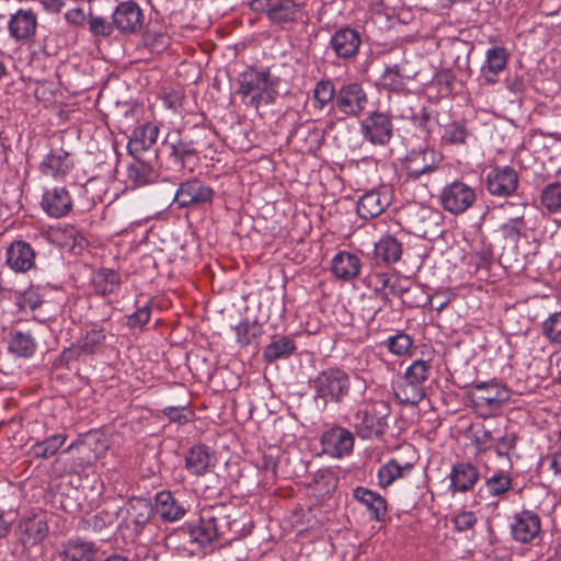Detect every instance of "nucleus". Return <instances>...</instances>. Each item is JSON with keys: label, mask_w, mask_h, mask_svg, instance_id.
Listing matches in <instances>:
<instances>
[{"label": "nucleus", "mask_w": 561, "mask_h": 561, "mask_svg": "<svg viewBox=\"0 0 561 561\" xmlns=\"http://www.w3.org/2000/svg\"><path fill=\"white\" fill-rule=\"evenodd\" d=\"M70 154L64 148H53L41 163V172L46 176H65L72 169Z\"/></svg>", "instance_id": "obj_24"}, {"label": "nucleus", "mask_w": 561, "mask_h": 561, "mask_svg": "<svg viewBox=\"0 0 561 561\" xmlns=\"http://www.w3.org/2000/svg\"><path fill=\"white\" fill-rule=\"evenodd\" d=\"M451 522L454 524V528L457 531L463 533V531L473 529L478 519H477L474 512L467 511V510H459L454 513V515L451 517Z\"/></svg>", "instance_id": "obj_50"}, {"label": "nucleus", "mask_w": 561, "mask_h": 561, "mask_svg": "<svg viewBox=\"0 0 561 561\" xmlns=\"http://www.w3.org/2000/svg\"><path fill=\"white\" fill-rule=\"evenodd\" d=\"M542 335L552 344H561V311L551 313L541 324Z\"/></svg>", "instance_id": "obj_47"}, {"label": "nucleus", "mask_w": 561, "mask_h": 561, "mask_svg": "<svg viewBox=\"0 0 561 561\" xmlns=\"http://www.w3.org/2000/svg\"><path fill=\"white\" fill-rule=\"evenodd\" d=\"M512 483L513 481L511 476L503 470L495 472L485 480V485L492 496H501L505 494L511 490Z\"/></svg>", "instance_id": "obj_44"}, {"label": "nucleus", "mask_w": 561, "mask_h": 561, "mask_svg": "<svg viewBox=\"0 0 561 561\" xmlns=\"http://www.w3.org/2000/svg\"><path fill=\"white\" fill-rule=\"evenodd\" d=\"M113 22L108 23L103 18H92L90 20V30L95 35L108 36L113 31Z\"/></svg>", "instance_id": "obj_58"}, {"label": "nucleus", "mask_w": 561, "mask_h": 561, "mask_svg": "<svg viewBox=\"0 0 561 561\" xmlns=\"http://www.w3.org/2000/svg\"><path fill=\"white\" fill-rule=\"evenodd\" d=\"M215 465L216 457L205 445H195L191 447L185 455V469L192 476H205Z\"/></svg>", "instance_id": "obj_21"}, {"label": "nucleus", "mask_w": 561, "mask_h": 561, "mask_svg": "<svg viewBox=\"0 0 561 561\" xmlns=\"http://www.w3.org/2000/svg\"><path fill=\"white\" fill-rule=\"evenodd\" d=\"M99 549L91 542L82 539L68 540L60 551L61 561H95Z\"/></svg>", "instance_id": "obj_26"}, {"label": "nucleus", "mask_w": 561, "mask_h": 561, "mask_svg": "<svg viewBox=\"0 0 561 561\" xmlns=\"http://www.w3.org/2000/svg\"><path fill=\"white\" fill-rule=\"evenodd\" d=\"M510 58V53L505 47L493 46L485 53V64L481 67L480 77L486 84L497 82V76L502 72Z\"/></svg>", "instance_id": "obj_19"}, {"label": "nucleus", "mask_w": 561, "mask_h": 561, "mask_svg": "<svg viewBox=\"0 0 561 561\" xmlns=\"http://www.w3.org/2000/svg\"><path fill=\"white\" fill-rule=\"evenodd\" d=\"M112 523V517L110 514L101 512L98 513L88 519H85V524L89 528L93 529L94 531H101L103 528H105L108 524Z\"/></svg>", "instance_id": "obj_59"}, {"label": "nucleus", "mask_w": 561, "mask_h": 561, "mask_svg": "<svg viewBox=\"0 0 561 561\" xmlns=\"http://www.w3.org/2000/svg\"><path fill=\"white\" fill-rule=\"evenodd\" d=\"M37 344L28 332L14 331L9 339L8 350L18 357H31L36 351Z\"/></svg>", "instance_id": "obj_33"}, {"label": "nucleus", "mask_w": 561, "mask_h": 561, "mask_svg": "<svg viewBox=\"0 0 561 561\" xmlns=\"http://www.w3.org/2000/svg\"><path fill=\"white\" fill-rule=\"evenodd\" d=\"M374 260L376 266L381 267V265L386 263V241L383 238H380L378 242H375Z\"/></svg>", "instance_id": "obj_61"}, {"label": "nucleus", "mask_w": 561, "mask_h": 561, "mask_svg": "<svg viewBox=\"0 0 561 561\" xmlns=\"http://www.w3.org/2000/svg\"><path fill=\"white\" fill-rule=\"evenodd\" d=\"M412 467L413 465L410 462L401 465L396 459L388 460V485L391 484L396 479L404 477L408 472L411 471Z\"/></svg>", "instance_id": "obj_55"}, {"label": "nucleus", "mask_w": 561, "mask_h": 561, "mask_svg": "<svg viewBox=\"0 0 561 561\" xmlns=\"http://www.w3.org/2000/svg\"><path fill=\"white\" fill-rule=\"evenodd\" d=\"M541 529L540 517L531 511L524 510L513 516L511 533L514 540L527 543L538 537Z\"/></svg>", "instance_id": "obj_14"}, {"label": "nucleus", "mask_w": 561, "mask_h": 561, "mask_svg": "<svg viewBox=\"0 0 561 561\" xmlns=\"http://www.w3.org/2000/svg\"><path fill=\"white\" fill-rule=\"evenodd\" d=\"M526 221H518L507 218L505 222L500 226V231L504 239L517 242L520 237L525 236Z\"/></svg>", "instance_id": "obj_49"}, {"label": "nucleus", "mask_w": 561, "mask_h": 561, "mask_svg": "<svg viewBox=\"0 0 561 561\" xmlns=\"http://www.w3.org/2000/svg\"><path fill=\"white\" fill-rule=\"evenodd\" d=\"M366 104L367 95L359 83H345L336 92L335 105L345 115L358 116Z\"/></svg>", "instance_id": "obj_13"}, {"label": "nucleus", "mask_w": 561, "mask_h": 561, "mask_svg": "<svg viewBox=\"0 0 561 561\" xmlns=\"http://www.w3.org/2000/svg\"><path fill=\"white\" fill-rule=\"evenodd\" d=\"M380 195L376 192H369L363 195L357 204V213L362 218H375L383 213Z\"/></svg>", "instance_id": "obj_39"}, {"label": "nucleus", "mask_w": 561, "mask_h": 561, "mask_svg": "<svg viewBox=\"0 0 561 561\" xmlns=\"http://www.w3.org/2000/svg\"><path fill=\"white\" fill-rule=\"evenodd\" d=\"M320 443L323 454L333 458H342L352 453L354 436L342 426H333L323 432Z\"/></svg>", "instance_id": "obj_8"}, {"label": "nucleus", "mask_w": 561, "mask_h": 561, "mask_svg": "<svg viewBox=\"0 0 561 561\" xmlns=\"http://www.w3.org/2000/svg\"><path fill=\"white\" fill-rule=\"evenodd\" d=\"M112 21L121 33L134 34L142 28L144 13L135 1H123L114 10Z\"/></svg>", "instance_id": "obj_10"}, {"label": "nucleus", "mask_w": 561, "mask_h": 561, "mask_svg": "<svg viewBox=\"0 0 561 561\" xmlns=\"http://www.w3.org/2000/svg\"><path fill=\"white\" fill-rule=\"evenodd\" d=\"M144 38L146 44L151 46L152 48L163 47L167 44V36L162 33L153 35L152 33L147 31L144 35Z\"/></svg>", "instance_id": "obj_62"}, {"label": "nucleus", "mask_w": 561, "mask_h": 561, "mask_svg": "<svg viewBox=\"0 0 561 561\" xmlns=\"http://www.w3.org/2000/svg\"><path fill=\"white\" fill-rule=\"evenodd\" d=\"M517 444V434L514 432H506L499 437L493 445L494 451L499 458H506L508 468L512 469L513 463L511 459V451L515 450Z\"/></svg>", "instance_id": "obj_46"}, {"label": "nucleus", "mask_w": 561, "mask_h": 561, "mask_svg": "<svg viewBox=\"0 0 561 561\" xmlns=\"http://www.w3.org/2000/svg\"><path fill=\"white\" fill-rule=\"evenodd\" d=\"M410 284L409 278L398 279V284H390V277L388 276V287H390V291L394 295L400 296L408 291Z\"/></svg>", "instance_id": "obj_64"}, {"label": "nucleus", "mask_w": 561, "mask_h": 561, "mask_svg": "<svg viewBox=\"0 0 561 561\" xmlns=\"http://www.w3.org/2000/svg\"><path fill=\"white\" fill-rule=\"evenodd\" d=\"M518 173L512 167L493 168L485 178V186L491 195L510 196L518 187Z\"/></svg>", "instance_id": "obj_11"}, {"label": "nucleus", "mask_w": 561, "mask_h": 561, "mask_svg": "<svg viewBox=\"0 0 561 561\" xmlns=\"http://www.w3.org/2000/svg\"><path fill=\"white\" fill-rule=\"evenodd\" d=\"M362 263L357 255L342 251L334 255L331 262V271L342 280H351L358 276Z\"/></svg>", "instance_id": "obj_27"}, {"label": "nucleus", "mask_w": 561, "mask_h": 561, "mask_svg": "<svg viewBox=\"0 0 561 561\" xmlns=\"http://www.w3.org/2000/svg\"><path fill=\"white\" fill-rule=\"evenodd\" d=\"M215 196L214 190L198 179L182 182L178 187L174 201L180 208L199 207L210 204Z\"/></svg>", "instance_id": "obj_6"}, {"label": "nucleus", "mask_w": 561, "mask_h": 561, "mask_svg": "<svg viewBox=\"0 0 561 561\" xmlns=\"http://www.w3.org/2000/svg\"><path fill=\"white\" fill-rule=\"evenodd\" d=\"M49 527L42 515L21 517L16 527L18 541L25 548L33 547L43 541L48 535Z\"/></svg>", "instance_id": "obj_9"}, {"label": "nucleus", "mask_w": 561, "mask_h": 561, "mask_svg": "<svg viewBox=\"0 0 561 561\" xmlns=\"http://www.w3.org/2000/svg\"><path fill=\"white\" fill-rule=\"evenodd\" d=\"M365 136L373 142L383 145L386 141V116L375 114L364 124Z\"/></svg>", "instance_id": "obj_41"}, {"label": "nucleus", "mask_w": 561, "mask_h": 561, "mask_svg": "<svg viewBox=\"0 0 561 561\" xmlns=\"http://www.w3.org/2000/svg\"><path fill=\"white\" fill-rule=\"evenodd\" d=\"M470 133L463 121H454L444 126L442 135L443 145L462 146L466 144Z\"/></svg>", "instance_id": "obj_38"}, {"label": "nucleus", "mask_w": 561, "mask_h": 561, "mask_svg": "<svg viewBox=\"0 0 561 561\" xmlns=\"http://www.w3.org/2000/svg\"><path fill=\"white\" fill-rule=\"evenodd\" d=\"M540 203L550 214L561 213V183L553 182L546 185L540 194Z\"/></svg>", "instance_id": "obj_40"}, {"label": "nucleus", "mask_w": 561, "mask_h": 561, "mask_svg": "<svg viewBox=\"0 0 561 561\" xmlns=\"http://www.w3.org/2000/svg\"><path fill=\"white\" fill-rule=\"evenodd\" d=\"M385 402L365 403L353 415L352 425L362 438H380L386 430Z\"/></svg>", "instance_id": "obj_3"}, {"label": "nucleus", "mask_w": 561, "mask_h": 561, "mask_svg": "<svg viewBox=\"0 0 561 561\" xmlns=\"http://www.w3.org/2000/svg\"><path fill=\"white\" fill-rule=\"evenodd\" d=\"M394 397L403 404L416 405L424 398V387L402 376L392 382Z\"/></svg>", "instance_id": "obj_30"}, {"label": "nucleus", "mask_w": 561, "mask_h": 561, "mask_svg": "<svg viewBox=\"0 0 561 561\" xmlns=\"http://www.w3.org/2000/svg\"><path fill=\"white\" fill-rule=\"evenodd\" d=\"M150 317L151 308L150 305L147 304L139 307L134 313L127 317V325L129 328H141L150 320Z\"/></svg>", "instance_id": "obj_54"}, {"label": "nucleus", "mask_w": 561, "mask_h": 561, "mask_svg": "<svg viewBox=\"0 0 561 561\" xmlns=\"http://www.w3.org/2000/svg\"><path fill=\"white\" fill-rule=\"evenodd\" d=\"M494 437L492 431L481 426L473 432L472 444L474 445L478 453H485L493 448Z\"/></svg>", "instance_id": "obj_51"}, {"label": "nucleus", "mask_w": 561, "mask_h": 561, "mask_svg": "<svg viewBox=\"0 0 561 561\" xmlns=\"http://www.w3.org/2000/svg\"><path fill=\"white\" fill-rule=\"evenodd\" d=\"M154 511L162 520L173 523L185 516L187 507L174 493L163 490L154 496Z\"/></svg>", "instance_id": "obj_17"}, {"label": "nucleus", "mask_w": 561, "mask_h": 561, "mask_svg": "<svg viewBox=\"0 0 561 561\" xmlns=\"http://www.w3.org/2000/svg\"><path fill=\"white\" fill-rule=\"evenodd\" d=\"M153 510L152 504L146 499L137 497L129 501L127 518L135 526L137 533L141 531L150 522Z\"/></svg>", "instance_id": "obj_29"}, {"label": "nucleus", "mask_w": 561, "mask_h": 561, "mask_svg": "<svg viewBox=\"0 0 561 561\" xmlns=\"http://www.w3.org/2000/svg\"><path fill=\"white\" fill-rule=\"evenodd\" d=\"M440 161L439 154L430 148L411 151L399 163L393 162L394 171L405 179H419L422 174L433 171Z\"/></svg>", "instance_id": "obj_5"}, {"label": "nucleus", "mask_w": 561, "mask_h": 561, "mask_svg": "<svg viewBox=\"0 0 561 561\" xmlns=\"http://www.w3.org/2000/svg\"><path fill=\"white\" fill-rule=\"evenodd\" d=\"M278 82L279 79L273 77L268 70L250 68L239 76L237 92L244 105L259 110L275 101Z\"/></svg>", "instance_id": "obj_1"}, {"label": "nucleus", "mask_w": 561, "mask_h": 561, "mask_svg": "<svg viewBox=\"0 0 561 561\" xmlns=\"http://www.w3.org/2000/svg\"><path fill=\"white\" fill-rule=\"evenodd\" d=\"M400 0H388V22H392L394 19L398 22H403L404 18H402L403 11L399 8Z\"/></svg>", "instance_id": "obj_63"}, {"label": "nucleus", "mask_w": 561, "mask_h": 561, "mask_svg": "<svg viewBox=\"0 0 561 561\" xmlns=\"http://www.w3.org/2000/svg\"><path fill=\"white\" fill-rule=\"evenodd\" d=\"M42 304L39 296L33 290H26L18 299V306L21 310H35Z\"/></svg>", "instance_id": "obj_57"}, {"label": "nucleus", "mask_w": 561, "mask_h": 561, "mask_svg": "<svg viewBox=\"0 0 561 561\" xmlns=\"http://www.w3.org/2000/svg\"><path fill=\"white\" fill-rule=\"evenodd\" d=\"M311 387L316 391L317 398L324 402H339L350 390L348 375L339 368H328L311 381Z\"/></svg>", "instance_id": "obj_4"}, {"label": "nucleus", "mask_w": 561, "mask_h": 561, "mask_svg": "<svg viewBox=\"0 0 561 561\" xmlns=\"http://www.w3.org/2000/svg\"><path fill=\"white\" fill-rule=\"evenodd\" d=\"M234 523L226 506H214L202 512L198 524L191 528L190 536L199 546L210 545L218 539L232 540L236 536H228Z\"/></svg>", "instance_id": "obj_2"}, {"label": "nucleus", "mask_w": 561, "mask_h": 561, "mask_svg": "<svg viewBox=\"0 0 561 561\" xmlns=\"http://www.w3.org/2000/svg\"><path fill=\"white\" fill-rule=\"evenodd\" d=\"M135 161L127 169L128 180L136 186H142L153 181L154 170L149 161L141 156L134 157Z\"/></svg>", "instance_id": "obj_34"}, {"label": "nucleus", "mask_w": 561, "mask_h": 561, "mask_svg": "<svg viewBox=\"0 0 561 561\" xmlns=\"http://www.w3.org/2000/svg\"><path fill=\"white\" fill-rule=\"evenodd\" d=\"M354 497L368 508L373 518L383 520L386 516V500L382 496L368 489L358 486L354 490Z\"/></svg>", "instance_id": "obj_32"}, {"label": "nucleus", "mask_w": 561, "mask_h": 561, "mask_svg": "<svg viewBox=\"0 0 561 561\" xmlns=\"http://www.w3.org/2000/svg\"><path fill=\"white\" fill-rule=\"evenodd\" d=\"M413 339L405 332L397 331L388 336V351L397 356L411 355Z\"/></svg>", "instance_id": "obj_43"}, {"label": "nucleus", "mask_w": 561, "mask_h": 561, "mask_svg": "<svg viewBox=\"0 0 561 561\" xmlns=\"http://www.w3.org/2000/svg\"><path fill=\"white\" fill-rule=\"evenodd\" d=\"M402 254V245L401 243L392 237L388 236V262H397L400 260Z\"/></svg>", "instance_id": "obj_60"}, {"label": "nucleus", "mask_w": 561, "mask_h": 561, "mask_svg": "<svg viewBox=\"0 0 561 561\" xmlns=\"http://www.w3.org/2000/svg\"><path fill=\"white\" fill-rule=\"evenodd\" d=\"M416 230L419 233L428 238L440 233V226L443 224V214L434 208L421 206L415 214Z\"/></svg>", "instance_id": "obj_28"}, {"label": "nucleus", "mask_w": 561, "mask_h": 561, "mask_svg": "<svg viewBox=\"0 0 561 561\" xmlns=\"http://www.w3.org/2000/svg\"><path fill=\"white\" fill-rule=\"evenodd\" d=\"M431 365L422 359L414 360L405 370L402 376L412 383L423 386L424 381L428 378Z\"/></svg>", "instance_id": "obj_48"}, {"label": "nucleus", "mask_w": 561, "mask_h": 561, "mask_svg": "<svg viewBox=\"0 0 561 561\" xmlns=\"http://www.w3.org/2000/svg\"><path fill=\"white\" fill-rule=\"evenodd\" d=\"M480 479L479 469L467 461H459L453 465L449 472V491L451 494L467 493L473 490Z\"/></svg>", "instance_id": "obj_15"}, {"label": "nucleus", "mask_w": 561, "mask_h": 561, "mask_svg": "<svg viewBox=\"0 0 561 561\" xmlns=\"http://www.w3.org/2000/svg\"><path fill=\"white\" fill-rule=\"evenodd\" d=\"M330 44L337 57L347 59L358 51L360 36L355 30L344 27L333 34Z\"/></svg>", "instance_id": "obj_25"}, {"label": "nucleus", "mask_w": 561, "mask_h": 561, "mask_svg": "<svg viewBox=\"0 0 561 561\" xmlns=\"http://www.w3.org/2000/svg\"><path fill=\"white\" fill-rule=\"evenodd\" d=\"M528 204L525 202L522 203H511L506 202L500 206L503 210L505 218H510L513 220L525 221V215L527 210Z\"/></svg>", "instance_id": "obj_53"}, {"label": "nucleus", "mask_w": 561, "mask_h": 561, "mask_svg": "<svg viewBox=\"0 0 561 561\" xmlns=\"http://www.w3.org/2000/svg\"><path fill=\"white\" fill-rule=\"evenodd\" d=\"M159 127L153 123H145L134 129L127 144V151L133 157L142 156L157 142Z\"/></svg>", "instance_id": "obj_22"}, {"label": "nucleus", "mask_w": 561, "mask_h": 561, "mask_svg": "<svg viewBox=\"0 0 561 561\" xmlns=\"http://www.w3.org/2000/svg\"><path fill=\"white\" fill-rule=\"evenodd\" d=\"M67 436L55 434L43 440L36 442L30 449V455L35 458H49L54 456L65 444Z\"/></svg>", "instance_id": "obj_36"}, {"label": "nucleus", "mask_w": 561, "mask_h": 561, "mask_svg": "<svg viewBox=\"0 0 561 561\" xmlns=\"http://www.w3.org/2000/svg\"><path fill=\"white\" fill-rule=\"evenodd\" d=\"M170 156L179 163L182 168L186 167V163L191 158L197 156V151L193 146L192 141L183 139L178 140L170 145Z\"/></svg>", "instance_id": "obj_45"}, {"label": "nucleus", "mask_w": 561, "mask_h": 561, "mask_svg": "<svg viewBox=\"0 0 561 561\" xmlns=\"http://www.w3.org/2000/svg\"><path fill=\"white\" fill-rule=\"evenodd\" d=\"M122 284L121 274L112 268H101L93 274L92 286L95 294L106 296L118 290Z\"/></svg>", "instance_id": "obj_31"}, {"label": "nucleus", "mask_w": 561, "mask_h": 561, "mask_svg": "<svg viewBox=\"0 0 561 561\" xmlns=\"http://www.w3.org/2000/svg\"><path fill=\"white\" fill-rule=\"evenodd\" d=\"M476 401L478 405L491 410L499 409L511 398V391L499 382H480L474 386Z\"/></svg>", "instance_id": "obj_18"}, {"label": "nucleus", "mask_w": 561, "mask_h": 561, "mask_svg": "<svg viewBox=\"0 0 561 561\" xmlns=\"http://www.w3.org/2000/svg\"><path fill=\"white\" fill-rule=\"evenodd\" d=\"M476 192L463 182L455 181L446 185L440 193L443 208L454 215H460L472 206Z\"/></svg>", "instance_id": "obj_7"}, {"label": "nucleus", "mask_w": 561, "mask_h": 561, "mask_svg": "<svg viewBox=\"0 0 561 561\" xmlns=\"http://www.w3.org/2000/svg\"><path fill=\"white\" fill-rule=\"evenodd\" d=\"M42 207L50 217L60 218L71 210L72 199L65 187H54L44 193Z\"/></svg>", "instance_id": "obj_23"}, {"label": "nucleus", "mask_w": 561, "mask_h": 561, "mask_svg": "<svg viewBox=\"0 0 561 561\" xmlns=\"http://www.w3.org/2000/svg\"><path fill=\"white\" fill-rule=\"evenodd\" d=\"M8 28L10 36L15 41H28L36 33L37 18L32 10L20 9L11 15Z\"/></svg>", "instance_id": "obj_20"}, {"label": "nucleus", "mask_w": 561, "mask_h": 561, "mask_svg": "<svg viewBox=\"0 0 561 561\" xmlns=\"http://www.w3.org/2000/svg\"><path fill=\"white\" fill-rule=\"evenodd\" d=\"M251 9L265 12L272 23L293 22L298 13V4L294 0H252Z\"/></svg>", "instance_id": "obj_12"}, {"label": "nucleus", "mask_w": 561, "mask_h": 561, "mask_svg": "<svg viewBox=\"0 0 561 561\" xmlns=\"http://www.w3.org/2000/svg\"><path fill=\"white\" fill-rule=\"evenodd\" d=\"M162 413L171 421L186 424L191 420V413H185V407H167Z\"/></svg>", "instance_id": "obj_56"}, {"label": "nucleus", "mask_w": 561, "mask_h": 561, "mask_svg": "<svg viewBox=\"0 0 561 561\" xmlns=\"http://www.w3.org/2000/svg\"><path fill=\"white\" fill-rule=\"evenodd\" d=\"M105 334L101 329H92L88 331L81 341L80 347L83 352L94 353L96 347L103 343Z\"/></svg>", "instance_id": "obj_52"}, {"label": "nucleus", "mask_w": 561, "mask_h": 561, "mask_svg": "<svg viewBox=\"0 0 561 561\" xmlns=\"http://www.w3.org/2000/svg\"><path fill=\"white\" fill-rule=\"evenodd\" d=\"M400 115L402 118L412 121L413 124L426 135L431 134V113L421 102L417 101L415 104H409L402 108Z\"/></svg>", "instance_id": "obj_35"}, {"label": "nucleus", "mask_w": 561, "mask_h": 561, "mask_svg": "<svg viewBox=\"0 0 561 561\" xmlns=\"http://www.w3.org/2000/svg\"><path fill=\"white\" fill-rule=\"evenodd\" d=\"M336 91L331 80L319 81L313 90L316 107L323 110L327 105L335 103Z\"/></svg>", "instance_id": "obj_42"}, {"label": "nucleus", "mask_w": 561, "mask_h": 561, "mask_svg": "<svg viewBox=\"0 0 561 561\" xmlns=\"http://www.w3.org/2000/svg\"><path fill=\"white\" fill-rule=\"evenodd\" d=\"M295 351V343L288 336H282L272 341L263 352V358L267 363L288 357Z\"/></svg>", "instance_id": "obj_37"}, {"label": "nucleus", "mask_w": 561, "mask_h": 561, "mask_svg": "<svg viewBox=\"0 0 561 561\" xmlns=\"http://www.w3.org/2000/svg\"><path fill=\"white\" fill-rule=\"evenodd\" d=\"M35 251L23 240L13 241L5 252L7 265L18 273H26L35 265Z\"/></svg>", "instance_id": "obj_16"}]
</instances>
